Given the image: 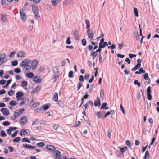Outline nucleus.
<instances>
[{
	"label": "nucleus",
	"instance_id": "f257e3e1",
	"mask_svg": "<svg viewBox=\"0 0 159 159\" xmlns=\"http://www.w3.org/2000/svg\"><path fill=\"white\" fill-rule=\"evenodd\" d=\"M31 60L29 59H24L20 64V66L25 69L26 70L30 71L31 69V66L29 65Z\"/></svg>",
	"mask_w": 159,
	"mask_h": 159
},
{
	"label": "nucleus",
	"instance_id": "473e14b6",
	"mask_svg": "<svg viewBox=\"0 0 159 159\" xmlns=\"http://www.w3.org/2000/svg\"><path fill=\"white\" fill-rule=\"evenodd\" d=\"M0 135L2 137H5L7 136V134L4 130L1 131Z\"/></svg>",
	"mask_w": 159,
	"mask_h": 159
},
{
	"label": "nucleus",
	"instance_id": "79ce46f5",
	"mask_svg": "<svg viewBox=\"0 0 159 159\" xmlns=\"http://www.w3.org/2000/svg\"><path fill=\"white\" fill-rule=\"evenodd\" d=\"M134 12L135 16L137 17H138V12L137 9L136 8H134Z\"/></svg>",
	"mask_w": 159,
	"mask_h": 159
},
{
	"label": "nucleus",
	"instance_id": "c9c22d12",
	"mask_svg": "<svg viewBox=\"0 0 159 159\" xmlns=\"http://www.w3.org/2000/svg\"><path fill=\"white\" fill-rule=\"evenodd\" d=\"M36 145L40 147H43L45 145V143L43 142H40L37 143Z\"/></svg>",
	"mask_w": 159,
	"mask_h": 159
},
{
	"label": "nucleus",
	"instance_id": "412c9836",
	"mask_svg": "<svg viewBox=\"0 0 159 159\" xmlns=\"http://www.w3.org/2000/svg\"><path fill=\"white\" fill-rule=\"evenodd\" d=\"M1 18L2 21L3 22H6L7 21V18L5 14H1Z\"/></svg>",
	"mask_w": 159,
	"mask_h": 159
},
{
	"label": "nucleus",
	"instance_id": "338daca9",
	"mask_svg": "<svg viewBox=\"0 0 159 159\" xmlns=\"http://www.w3.org/2000/svg\"><path fill=\"white\" fill-rule=\"evenodd\" d=\"M125 61L127 62V63H128L129 64H130V62H131V61H130V59L128 58H126L125 59Z\"/></svg>",
	"mask_w": 159,
	"mask_h": 159
},
{
	"label": "nucleus",
	"instance_id": "3c124183",
	"mask_svg": "<svg viewBox=\"0 0 159 159\" xmlns=\"http://www.w3.org/2000/svg\"><path fill=\"white\" fill-rule=\"evenodd\" d=\"M73 72L72 71H70L68 74V76L69 78H72L73 77Z\"/></svg>",
	"mask_w": 159,
	"mask_h": 159
},
{
	"label": "nucleus",
	"instance_id": "13d9d810",
	"mask_svg": "<svg viewBox=\"0 0 159 159\" xmlns=\"http://www.w3.org/2000/svg\"><path fill=\"white\" fill-rule=\"evenodd\" d=\"M79 78V80L80 81L82 82H84V77L83 75H81L80 76Z\"/></svg>",
	"mask_w": 159,
	"mask_h": 159
},
{
	"label": "nucleus",
	"instance_id": "a878e982",
	"mask_svg": "<svg viewBox=\"0 0 159 159\" xmlns=\"http://www.w3.org/2000/svg\"><path fill=\"white\" fill-rule=\"evenodd\" d=\"M127 148L126 147H124L120 148V150L121 153H124L127 150Z\"/></svg>",
	"mask_w": 159,
	"mask_h": 159
},
{
	"label": "nucleus",
	"instance_id": "7ed1b4c3",
	"mask_svg": "<svg viewBox=\"0 0 159 159\" xmlns=\"http://www.w3.org/2000/svg\"><path fill=\"white\" fill-rule=\"evenodd\" d=\"M6 57V55L5 53H2L0 54V66L7 61Z\"/></svg>",
	"mask_w": 159,
	"mask_h": 159
},
{
	"label": "nucleus",
	"instance_id": "a19ab883",
	"mask_svg": "<svg viewBox=\"0 0 159 159\" xmlns=\"http://www.w3.org/2000/svg\"><path fill=\"white\" fill-rule=\"evenodd\" d=\"M14 71L15 73H18L21 72V70L20 68H17L14 69Z\"/></svg>",
	"mask_w": 159,
	"mask_h": 159
},
{
	"label": "nucleus",
	"instance_id": "f704fd0d",
	"mask_svg": "<svg viewBox=\"0 0 159 159\" xmlns=\"http://www.w3.org/2000/svg\"><path fill=\"white\" fill-rule=\"evenodd\" d=\"M90 55L92 56L93 59H94L97 56V54L95 51H94L93 52L91 53Z\"/></svg>",
	"mask_w": 159,
	"mask_h": 159
},
{
	"label": "nucleus",
	"instance_id": "7c9ffc66",
	"mask_svg": "<svg viewBox=\"0 0 159 159\" xmlns=\"http://www.w3.org/2000/svg\"><path fill=\"white\" fill-rule=\"evenodd\" d=\"M85 23L86 25V28L88 29V30L90 29V22L88 20H85Z\"/></svg>",
	"mask_w": 159,
	"mask_h": 159
},
{
	"label": "nucleus",
	"instance_id": "aec40b11",
	"mask_svg": "<svg viewBox=\"0 0 159 159\" xmlns=\"http://www.w3.org/2000/svg\"><path fill=\"white\" fill-rule=\"evenodd\" d=\"M50 106V104H45L42 106V108L45 110H46L48 109Z\"/></svg>",
	"mask_w": 159,
	"mask_h": 159
},
{
	"label": "nucleus",
	"instance_id": "a211bd4d",
	"mask_svg": "<svg viewBox=\"0 0 159 159\" xmlns=\"http://www.w3.org/2000/svg\"><path fill=\"white\" fill-rule=\"evenodd\" d=\"M100 99L98 97L97 98V100L94 101V105L96 107L98 105L100 106Z\"/></svg>",
	"mask_w": 159,
	"mask_h": 159
},
{
	"label": "nucleus",
	"instance_id": "c03bdc74",
	"mask_svg": "<svg viewBox=\"0 0 159 159\" xmlns=\"http://www.w3.org/2000/svg\"><path fill=\"white\" fill-rule=\"evenodd\" d=\"M134 84L135 85H138L139 87H140L141 84L140 82H138V80H135L134 81Z\"/></svg>",
	"mask_w": 159,
	"mask_h": 159
},
{
	"label": "nucleus",
	"instance_id": "de8ad7c7",
	"mask_svg": "<svg viewBox=\"0 0 159 159\" xmlns=\"http://www.w3.org/2000/svg\"><path fill=\"white\" fill-rule=\"evenodd\" d=\"M14 93V92L12 90H11L8 92V94L9 95L11 96Z\"/></svg>",
	"mask_w": 159,
	"mask_h": 159
},
{
	"label": "nucleus",
	"instance_id": "bf43d9fd",
	"mask_svg": "<svg viewBox=\"0 0 159 159\" xmlns=\"http://www.w3.org/2000/svg\"><path fill=\"white\" fill-rule=\"evenodd\" d=\"M126 144L128 146L130 147L131 145V143L129 141L127 140L125 142Z\"/></svg>",
	"mask_w": 159,
	"mask_h": 159
},
{
	"label": "nucleus",
	"instance_id": "cd10ccee",
	"mask_svg": "<svg viewBox=\"0 0 159 159\" xmlns=\"http://www.w3.org/2000/svg\"><path fill=\"white\" fill-rule=\"evenodd\" d=\"M141 65L137 64L135 67L131 69V70L132 71H134L136 70L137 69H138L140 68Z\"/></svg>",
	"mask_w": 159,
	"mask_h": 159
},
{
	"label": "nucleus",
	"instance_id": "6e6d98bb",
	"mask_svg": "<svg viewBox=\"0 0 159 159\" xmlns=\"http://www.w3.org/2000/svg\"><path fill=\"white\" fill-rule=\"evenodd\" d=\"M90 75L89 74H86L84 76V79L86 80H88L89 77Z\"/></svg>",
	"mask_w": 159,
	"mask_h": 159
},
{
	"label": "nucleus",
	"instance_id": "423d86ee",
	"mask_svg": "<svg viewBox=\"0 0 159 159\" xmlns=\"http://www.w3.org/2000/svg\"><path fill=\"white\" fill-rule=\"evenodd\" d=\"M38 63V61L36 59L34 60L33 61L31 64V68H32L33 70L35 69L37 67Z\"/></svg>",
	"mask_w": 159,
	"mask_h": 159
},
{
	"label": "nucleus",
	"instance_id": "5701e85b",
	"mask_svg": "<svg viewBox=\"0 0 159 159\" xmlns=\"http://www.w3.org/2000/svg\"><path fill=\"white\" fill-rule=\"evenodd\" d=\"M34 75L32 72H29L25 75V76L29 78H31L34 77Z\"/></svg>",
	"mask_w": 159,
	"mask_h": 159
},
{
	"label": "nucleus",
	"instance_id": "5fc2aeb1",
	"mask_svg": "<svg viewBox=\"0 0 159 159\" xmlns=\"http://www.w3.org/2000/svg\"><path fill=\"white\" fill-rule=\"evenodd\" d=\"M10 122L7 121H6L3 122V125L4 126H7L10 125Z\"/></svg>",
	"mask_w": 159,
	"mask_h": 159
},
{
	"label": "nucleus",
	"instance_id": "09e8293b",
	"mask_svg": "<svg viewBox=\"0 0 159 159\" xmlns=\"http://www.w3.org/2000/svg\"><path fill=\"white\" fill-rule=\"evenodd\" d=\"M66 43L67 44H70L71 43V42L70 40V38L69 37H68L67 39Z\"/></svg>",
	"mask_w": 159,
	"mask_h": 159
},
{
	"label": "nucleus",
	"instance_id": "ddd939ff",
	"mask_svg": "<svg viewBox=\"0 0 159 159\" xmlns=\"http://www.w3.org/2000/svg\"><path fill=\"white\" fill-rule=\"evenodd\" d=\"M144 79L146 80H147L146 81V83L148 84L150 83V79L148 77V73H145L143 75Z\"/></svg>",
	"mask_w": 159,
	"mask_h": 159
},
{
	"label": "nucleus",
	"instance_id": "20e7f679",
	"mask_svg": "<svg viewBox=\"0 0 159 159\" xmlns=\"http://www.w3.org/2000/svg\"><path fill=\"white\" fill-rule=\"evenodd\" d=\"M20 15L22 20L24 22H25L27 20V17L25 13L23 10H20Z\"/></svg>",
	"mask_w": 159,
	"mask_h": 159
},
{
	"label": "nucleus",
	"instance_id": "69168bd1",
	"mask_svg": "<svg viewBox=\"0 0 159 159\" xmlns=\"http://www.w3.org/2000/svg\"><path fill=\"white\" fill-rule=\"evenodd\" d=\"M8 149L9 150V151L10 152H12L13 150V148L12 147H11V146H8Z\"/></svg>",
	"mask_w": 159,
	"mask_h": 159
},
{
	"label": "nucleus",
	"instance_id": "e2e57ef3",
	"mask_svg": "<svg viewBox=\"0 0 159 159\" xmlns=\"http://www.w3.org/2000/svg\"><path fill=\"white\" fill-rule=\"evenodd\" d=\"M58 127L59 125L57 124L54 125L53 126V128L55 130H57L58 129Z\"/></svg>",
	"mask_w": 159,
	"mask_h": 159
},
{
	"label": "nucleus",
	"instance_id": "6e6552de",
	"mask_svg": "<svg viewBox=\"0 0 159 159\" xmlns=\"http://www.w3.org/2000/svg\"><path fill=\"white\" fill-rule=\"evenodd\" d=\"M151 88L150 86L148 87L147 89V97L148 100H151L152 99V96L151 94Z\"/></svg>",
	"mask_w": 159,
	"mask_h": 159
},
{
	"label": "nucleus",
	"instance_id": "c756f323",
	"mask_svg": "<svg viewBox=\"0 0 159 159\" xmlns=\"http://www.w3.org/2000/svg\"><path fill=\"white\" fill-rule=\"evenodd\" d=\"M108 44L106 42H105L103 43L102 44H101V45L99 46V48H105L106 46H108Z\"/></svg>",
	"mask_w": 159,
	"mask_h": 159
},
{
	"label": "nucleus",
	"instance_id": "9d476101",
	"mask_svg": "<svg viewBox=\"0 0 159 159\" xmlns=\"http://www.w3.org/2000/svg\"><path fill=\"white\" fill-rule=\"evenodd\" d=\"M28 122V119L26 116L22 117L20 119V124L25 125Z\"/></svg>",
	"mask_w": 159,
	"mask_h": 159
},
{
	"label": "nucleus",
	"instance_id": "603ef678",
	"mask_svg": "<svg viewBox=\"0 0 159 159\" xmlns=\"http://www.w3.org/2000/svg\"><path fill=\"white\" fill-rule=\"evenodd\" d=\"M107 103H106V102L103 103L102 104V106L101 107V109H104V108L105 107H106L107 106Z\"/></svg>",
	"mask_w": 159,
	"mask_h": 159
},
{
	"label": "nucleus",
	"instance_id": "8fccbe9b",
	"mask_svg": "<svg viewBox=\"0 0 159 159\" xmlns=\"http://www.w3.org/2000/svg\"><path fill=\"white\" fill-rule=\"evenodd\" d=\"M11 63L13 66H16L17 65L18 62L17 60H15V61H12Z\"/></svg>",
	"mask_w": 159,
	"mask_h": 159
},
{
	"label": "nucleus",
	"instance_id": "c85d7f7f",
	"mask_svg": "<svg viewBox=\"0 0 159 159\" xmlns=\"http://www.w3.org/2000/svg\"><path fill=\"white\" fill-rule=\"evenodd\" d=\"M149 152L148 151H146L144 157H143V158L144 159H149Z\"/></svg>",
	"mask_w": 159,
	"mask_h": 159
},
{
	"label": "nucleus",
	"instance_id": "b1692460",
	"mask_svg": "<svg viewBox=\"0 0 159 159\" xmlns=\"http://www.w3.org/2000/svg\"><path fill=\"white\" fill-rule=\"evenodd\" d=\"M93 46L89 45V46H87L85 48V50L86 52H88V51H91V50L92 51V50L93 49Z\"/></svg>",
	"mask_w": 159,
	"mask_h": 159
},
{
	"label": "nucleus",
	"instance_id": "e433bc0d",
	"mask_svg": "<svg viewBox=\"0 0 159 159\" xmlns=\"http://www.w3.org/2000/svg\"><path fill=\"white\" fill-rule=\"evenodd\" d=\"M40 89H41V88L40 87L37 86L36 88H35V89H33V92H34V93L37 92L38 91H40Z\"/></svg>",
	"mask_w": 159,
	"mask_h": 159
},
{
	"label": "nucleus",
	"instance_id": "4be33fe9",
	"mask_svg": "<svg viewBox=\"0 0 159 159\" xmlns=\"http://www.w3.org/2000/svg\"><path fill=\"white\" fill-rule=\"evenodd\" d=\"M58 99V94L57 93L55 92L53 98H52V100L54 101L55 102H57Z\"/></svg>",
	"mask_w": 159,
	"mask_h": 159
},
{
	"label": "nucleus",
	"instance_id": "680f3d73",
	"mask_svg": "<svg viewBox=\"0 0 159 159\" xmlns=\"http://www.w3.org/2000/svg\"><path fill=\"white\" fill-rule=\"evenodd\" d=\"M120 108L121 109V110L122 113L124 114H125V110L124 109V108H123V106H122V105L121 104H120Z\"/></svg>",
	"mask_w": 159,
	"mask_h": 159
},
{
	"label": "nucleus",
	"instance_id": "4468645a",
	"mask_svg": "<svg viewBox=\"0 0 159 159\" xmlns=\"http://www.w3.org/2000/svg\"><path fill=\"white\" fill-rule=\"evenodd\" d=\"M55 156L56 159H60L61 157V152L58 151L56 150L55 152Z\"/></svg>",
	"mask_w": 159,
	"mask_h": 159
},
{
	"label": "nucleus",
	"instance_id": "4c0bfd02",
	"mask_svg": "<svg viewBox=\"0 0 159 159\" xmlns=\"http://www.w3.org/2000/svg\"><path fill=\"white\" fill-rule=\"evenodd\" d=\"M17 104L16 101L13 100L11 101L10 103V105L11 106H14Z\"/></svg>",
	"mask_w": 159,
	"mask_h": 159
},
{
	"label": "nucleus",
	"instance_id": "f8f14e48",
	"mask_svg": "<svg viewBox=\"0 0 159 159\" xmlns=\"http://www.w3.org/2000/svg\"><path fill=\"white\" fill-rule=\"evenodd\" d=\"M42 80V79L39 76H36L34 77L33 79V81L36 83H40Z\"/></svg>",
	"mask_w": 159,
	"mask_h": 159
},
{
	"label": "nucleus",
	"instance_id": "72a5a7b5",
	"mask_svg": "<svg viewBox=\"0 0 159 159\" xmlns=\"http://www.w3.org/2000/svg\"><path fill=\"white\" fill-rule=\"evenodd\" d=\"M21 86L23 87L26 86L27 85V82L26 81H23L21 82Z\"/></svg>",
	"mask_w": 159,
	"mask_h": 159
},
{
	"label": "nucleus",
	"instance_id": "4d7b16f0",
	"mask_svg": "<svg viewBox=\"0 0 159 159\" xmlns=\"http://www.w3.org/2000/svg\"><path fill=\"white\" fill-rule=\"evenodd\" d=\"M15 54V52H12L9 55V57L10 58H12L14 57V55Z\"/></svg>",
	"mask_w": 159,
	"mask_h": 159
},
{
	"label": "nucleus",
	"instance_id": "dca6fc26",
	"mask_svg": "<svg viewBox=\"0 0 159 159\" xmlns=\"http://www.w3.org/2000/svg\"><path fill=\"white\" fill-rule=\"evenodd\" d=\"M23 146L24 148L28 149L31 148V149H33L35 148V146H32L27 144H23Z\"/></svg>",
	"mask_w": 159,
	"mask_h": 159
},
{
	"label": "nucleus",
	"instance_id": "37998d69",
	"mask_svg": "<svg viewBox=\"0 0 159 159\" xmlns=\"http://www.w3.org/2000/svg\"><path fill=\"white\" fill-rule=\"evenodd\" d=\"M100 96L101 98H103L104 96V92L103 89H102L100 91Z\"/></svg>",
	"mask_w": 159,
	"mask_h": 159
},
{
	"label": "nucleus",
	"instance_id": "1a4fd4ad",
	"mask_svg": "<svg viewBox=\"0 0 159 159\" xmlns=\"http://www.w3.org/2000/svg\"><path fill=\"white\" fill-rule=\"evenodd\" d=\"M46 148L48 151H51L52 153H53L56 149V147L53 145H47Z\"/></svg>",
	"mask_w": 159,
	"mask_h": 159
},
{
	"label": "nucleus",
	"instance_id": "ea45409f",
	"mask_svg": "<svg viewBox=\"0 0 159 159\" xmlns=\"http://www.w3.org/2000/svg\"><path fill=\"white\" fill-rule=\"evenodd\" d=\"M82 45L83 46H85L86 45V41L85 39H83L81 41Z\"/></svg>",
	"mask_w": 159,
	"mask_h": 159
},
{
	"label": "nucleus",
	"instance_id": "0eeeda50",
	"mask_svg": "<svg viewBox=\"0 0 159 159\" xmlns=\"http://www.w3.org/2000/svg\"><path fill=\"white\" fill-rule=\"evenodd\" d=\"M87 34L89 38L92 40L93 39L94 37V33L92 30L90 29L88 30L87 31Z\"/></svg>",
	"mask_w": 159,
	"mask_h": 159
},
{
	"label": "nucleus",
	"instance_id": "a18cd8bd",
	"mask_svg": "<svg viewBox=\"0 0 159 159\" xmlns=\"http://www.w3.org/2000/svg\"><path fill=\"white\" fill-rule=\"evenodd\" d=\"M83 84L80 82H79L77 85V91L79 90L80 88L82 86Z\"/></svg>",
	"mask_w": 159,
	"mask_h": 159
},
{
	"label": "nucleus",
	"instance_id": "052dcab7",
	"mask_svg": "<svg viewBox=\"0 0 159 159\" xmlns=\"http://www.w3.org/2000/svg\"><path fill=\"white\" fill-rule=\"evenodd\" d=\"M129 57L131 58H132L133 57H135L136 56V55L132 54L131 53L129 54Z\"/></svg>",
	"mask_w": 159,
	"mask_h": 159
},
{
	"label": "nucleus",
	"instance_id": "6ab92c4d",
	"mask_svg": "<svg viewBox=\"0 0 159 159\" xmlns=\"http://www.w3.org/2000/svg\"><path fill=\"white\" fill-rule=\"evenodd\" d=\"M61 0H52V4L54 6H55L61 1Z\"/></svg>",
	"mask_w": 159,
	"mask_h": 159
},
{
	"label": "nucleus",
	"instance_id": "864d4df0",
	"mask_svg": "<svg viewBox=\"0 0 159 159\" xmlns=\"http://www.w3.org/2000/svg\"><path fill=\"white\" fill-rule=\"evenodd\" d=\"M18 133V131H16L13 134H12L11 135V137H14L17 136Z\"/></svg>",
	"mask_w": 159,
	"mask_h": 159
},
{
	"label": "nucleus",
	"instance_id": "0e129e2a",
	"mask_svg": "<svg viewBox=\"0 0 159 159\" xmlns=\"http://www.w3.org/2000/svg\"><path fill=\"white\" fill-rule=\"evenodd\" d=\"M6 81L4 80H0V84L1 85H3L5 84Z\"/></svg>",
	"mask_w": 159,
	"mask_h": 159
},
{
	"label": "nucleus",
	"instance_id": "2f4dec72",
	"mask_svg": "<svg viewBox=\"0 0 159 159\" xmlns=\"http://www.w3.org/2000/svg\"><path fill=\"white\" fill-rule=\"evenodd\" d=\"M11 81H12V80L11 79L8 80L7 81V84H6L5 86H3V88H7L8 87V86L9 85V84H10L11 83Z\"/></svg>",
	"mask_w": 159,
	"mask_h": 159
},
{
	"label": "nucleus",
	"instance_id": "9b49d317",
	"mask_svg": "<svg viewBox=\"0 0 159 159\" xmlns=\"http://www.w3.org/2000/svg\"><path fill=\"white\" fill-rule=\"evenodd\" d=\"M1 111L5 116H7L9 114V110L7 108H2L1 109Z\"/></svg>",
	"mask_w": 159,
	"mask_h": 159
},
{
	"label": "nucleus",
	"instance_id": "f3484780",
	"mask_svg": "<svg viewBox=\"0 0 159 159\" xmlns=\"http://www.w3.org/2000/svg\"><path fill=\"white\" fill-rule=\"evenodd\" d=\"M23 93L20 92H17L16 94V97L18 99H19L21 97H23Z\"/></svg>",
	"mask_w": 159,
	"mask_h": 159
},
{
	"label": "nucleus",
	"instance_id": "49530a36",
	"mask_svg": "<svg viewBox=\"0 0 159 159\" xmlns=\"http://www.w3.org/2000/svg\"><path fill=\"white\" fill-rule=\"evenodd\" d=\"M22 142H26L29 143L30 142V141L28 140V138H25L22 139Z\"/></svg>",
	"mask_w": 159,
	"mask_h": 159
},
{
	"label": "nucleus",
	"instance_id": "bb28decb",
	"mask_svg": "<svg viewBox=\"0 0 159 159\" xmlns=\"http://www.w3.org/2000/svg\"><path fill=\"white\" fill-rule=\"evenodd\" d=\"M102 115L103 113L102 112H98L96 113V115L97 116L100 118H102V119H104V117H102Z\"/></svg>",
	"mask_w": 159,
	"mask_h": 159
},
{
	"label": "nucleus",
	"instance_id": "58836bf2",
	"mask_svg": "<svg viewBox=\"0 0 159 159\" xmlns=\"http://www.w3.org/2000/svg\"><path fill=\"white\" fill-rule=\"evenodd\" d=\"M20 140V138L18 137L15 138L13 140V142H18Z\"/></svg>",
	"mask_w": 159,
	"mask_h": 159
},
{
	"label": "nucleus",
	"instance_id": "2eb2a0df",
	"mask_svg": "<svg viewBox=\"0 0 159 159\" xmlns=\"http://www.w3.org/2000/svg\"><path fill=\"white\" fill-rule=\"evenodd\" d=\"M26 55V53L23 51H20L17 54L18 57L21 58H24L25 57Z\"/></svg>",
	"mask_w": 159,
	"mask_h": 159
},
{
	"label": "nucleus",
	"instance_id": "f03ea898",
	"mask_svg": "<svg viewBox=\"0 0 159 159\" xmlns=\"http://www.w3.org/2000/svg\"><path fill=\"white\" fill-rule=\"evenodd\" d=\"M25 111V109L23 108L20 109L16 110L15 112L14 116L15 119L17 118L20 116Z\"/></svg>",
	"mask_w": 159,
	"mask_h": 159
},
{
	"label": "nucleus",
	"instance_id": "393cba45",
	"mask_svg": "<svg viewBox=\"0 0 159 159\" xmlns=\"http://www.w3.org/2000/svg\"><path fill=\"white\" fill-rule=\"evenodd\" d=\"M28 134V132L27 131L24 129H22L20 131V135L21 136L22 135H25Z\"/></svg>",
	"mask_w": 159,
	"mask_h": 159
},
{
	"label": "nucleus",
	"instance_id": "774afa93",
	"mask_svg": "<svg viewBox=\"0 0 159 159\" xmlns=\"http://www.w3.org/2000/svg\"><path fill=\"white\" fill-rule=\"evenodd\" d=\"M1 4L2 5H4L6 6L7 5V3H6V2L5 0H2L1 1Z\"/></svg>",
	"mask_w": 159,
	"mask_h": 159
},
{
	"label": "nucleus",
	"instance_id": "39448f33",
	"mask_svg": "<svg viewBox=\"0 0 159 159\" xmlns=\"http://www.w3.org/2000/svg\"><path fill=\"white\" fill-rule=\"evenodd\" d=\"M53 71L54 73H55L53 75V78H54L55 81L56 80L57 78H58L59 76V75L57 73H58L59 72V70L58 68L57 67H55L53 68Z\"/></svg>",
	"mask_w": 159,
	"mask_h": 159
}]
</instances>
